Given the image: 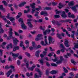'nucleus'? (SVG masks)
<instances>
[{
    "mask_svg": "<svg viewBox=\"0 0 78 78\" xmlns=\"http://www.w3.org/2000/svg\"><path fill=\"white\" fill-rule=\"evenodd\" d=\"M13 39V43L14 44V45H17V42H19V40L17 39L15 37H10L9 36L7 37V40H10L11 39Z\"/></svg>",
    "mask_w": 78,
    "mask_h": 78,
    "instance_id": "f257e3e1",
    "label": "nucleus"
},
{
    "mask_svg": "<svg viewBox=\"0 0 78 78\" xmlns=\"http://www.w3.org/2000/svg\"><path fill=\"white\" fill-rule=\"evenodd\" d=\"M26 67L28 70H31V71H33V69L36 67V66L35 65H33L31 67H30L29 68V64L27 62V63H26Z\"/></svg>",
    "mask_w": 78,
    "mask_h": 78,
    "instance_id": "f03ea898",
    "label": "nucleus"
},
{
    "mask_svg": "<svg viewBox=\"0 0 78 78\" xmlns=\"http://www.w3.org/2000/svg\"><path fill=\"white\" fill-rule=\"evenodd\" d=\"M59 59L60 60H59L56 62V63L57 64H61V63L62 62V61L64 60V59L62 56H60L59 57Z\"/></svg>",
    "mask_w": 78,
    "mask_h": 78,
    "instance_id": "7ed1b4c3",
    "label": "nucleus"
},
{
    "mask_svg": "<svg viewBox=\"0 0 78 78\" xmlns=\"http://www.w3.org/2000/svg\"><path fill=\"white\" fill-rule=\"evenodd\" d=\"M30 5L32 8L33 9L31 11V12L32 13V14H33L34 12H35V8H36L35 5H36V4H35V3H33L32 4H30Z\"/></svg>",
    "mask_w": 78,
    "mask_h": 78,
    "instance_id": "20e7f679",
    "label": "nucleus"
},
{
    "mask_svg": "<svg viewBox=\"0 0 78 78\" xmlns=\"http://www.w3.org/2000/svg\"><path fill=\"white\" fill-rule=\"evenodd\" d=\"M51 22L53 25L56 24L57 26H61V23H59L58 21H55L54 20H53Z\"/></svg>",
    "mask_w": 78,
    "mask_h": 78,
    "instance_id": "39448f33",
    "label": "nucleus"
},
{
    "mask_svg": "<svg viewBox=\"0 0 78 78\" xmlns=\"http://www.w3.org/2000/svg\"><path fill=\"white\" fill-rule=\"evenodd\" d=\"M48 39L49 40V43L50 44H51L50 41L51 42V43H52V44H53V43L55 42V40L54 39L52 38L51 36L49 37Z\"/></svg>",
    "mask_w": 78,
    "mask_h": 78,
    "instance_id": "423d86ee",
    "label": "nucleus"
},
{
    "mask_svg": "<svg viewBox=\"0 0 78 78\" xmlns=\"http://www.w3.org/2000/svg\"><path fill=\"white\" fill-rule=\"evenodd\" d=\"M20 50V47L19 46H15L13 48V51H16V50Z\"/></svg>",
    "mask_w": 78,
    "mask_h": 78,
    "instance_id": "0eeeda50",
    "label": "nucleus"
},
{
    "mask_svg": "<svg viewBox=\"0 0 78 78\" xmlns=\"http://www.w3.org/2000/svg\"><path fill=\"white\" fill-rule=\"evenodd\" d=\"M40 14L41 16H42L43 15H44V16H48V14H47V12L46 11H41V12Z\"/></svg>",
    "mask_w": 78,
    "mask_h": 78,
    "instance_id": "6e6552de",
    "label": "nucleus"
},
{
    "mask_svg": "<svg viewBox=\"0 0 78 78\" xmlns=\"http://www.w3.org/2000/svg\"><path fill=\"white\" fill-rule=\"evenodd\" d=\"M12 31V28H11L10 29V31L9 32V36H10V37H14L12 36L13 34Z\"/></svg>",
    "mask_w": 78,
    "mask_h": 78,
    "instance_id": "1a4fd4ad",
    "label": "nucleus"
},
{
    "mask_svg": "<svg viewBox=\"0 0 78 78\" xmlns=\"http://www.w3.org/2000/svg\"><path fill=\"white\" fill-rule=\"evenodd\" d=\"M21 26L22 29H23V30H27V26H25V25L22 22L21 23Z\"/></svg>",
    "mask_w": 78,
    "mask_h": 78,
    "instance_id": "9d476101",
    "label": "nucleus"
},
{
    "mask_svg": "<svg viewBox=\"0 0 78 78\" xmlns=\"http://www.w3.org/2000/svg\"><path fill=\"white\" fill-rule=\"evenodd\" d=\"M12 72V69H11L8 71L7 73H6V75L7 77H9V75H11V73Z\"/></svg>",
    "mask_w": 78,
    "mask_h": 78,
    "instance_id": "9b49d317",
    "label": "nucleus"
},
{
    "mask_svg": "<svg viewBox=\"0 0 78 78\" xmlns=\"http://www.w3.org/2000/svg\"><path fill=\"white\" fill-rule=\"evenodd\" d=\"M61 16L63 18H66L67 17V15L66 14V13L64 11H63L62 13Z\"/></svg>",
    "mask_w": 78,
    "mask_h": 78,
    "instance_id": "f8f14e48",
    "label": "nucleus"
},
{
    "mask_svg": "<svg viewBox=\"0 0 78 78\" xmlns=\"http://www.w3.org/2000/svg\"><path fill=\"white\" fill-rule=\"evenodd\" d=\"M64 44H65L66 47H69L70 46V44H69V41L68 40L65 41L64 43Z\"/></svg>",
    "mask_w": 78,
    "mask_h": 78,
    "instance_id": "ddd939ff",
    "label": "nucleus"
},
{
    "mask_svg": "<svg viewBox=\"0 0 78 78\" xmlns=\"http://www.w3.org/2000/svg\"><path fill=\"white\" fill-rule=\"evenodd\" d=\"M10 47V48H12V43H10L7 46H6V48L7 50H9V47Z\"/></svg>",
    "mask_w": 78,
    "mask_h": 78,
    "instance_id": "4468645a",
    "label": "nucleus"
},
{
    "mask_svg": "<svg viewBox=\"0 0 78 78\" xmlns=\"http://www.w3.org/2000/svg\"><path fill=\"white\" fill-rule=\"evenodd\" d=\"M70 21H72V20H61L59 21V22L61 23H63V22H70Z\"/></svg>",
    "mask_w": 78,
    "mask_h": 78,
    "instance_id": "2eb2a0df",
    "label": "nucleus"
},
{
    "mask_svg": "<svg viewBox=\"0 0 78 78\" xmlns=\"http://www.w3.org/2000/svg\"><path fill=\"white\" fill-rule=\"evenodd\" d=\"M58 71H55V70H52L51 71L50 73H51V74H52L53 75L55 74L56 73H58Z\"/></svg>",
    "mask_w": 78,
    "mask_h": 78,
    "instance_id": "dca6fc26",
    "label": "nucleus"
},
{
    "mask_svg": "<svg viewBox=\"0 0 78 78\" xmlns=\"http://www.w3.org/2000/svg\"><path fill=\"white\" fill-rule=\"evenodd\" d=\"M6 44V43L5 42H3L2 44L1 45V46L2 47V48H3V49H5L6 48L5 47V45Z\"/></svg>",
    "mask_w": 78,
    "mask_h": 78,
    "instance_id": "f3484780",
    "label": "nucleus"
},
{
    "mask_svg": "<svg viewBox=\"0 0 78 78\" xmlns=\"http://www.w3.org/2000/svg\"><path fill=\"white\" fill-rule=\"evenodd\" d=\"M27 3L25 2L22 3L21 4H20L19 5V7H22V6H23L25 4H26Z\"/></svg>",
    "mask_w": 78,
    "mask_h": 78,
    "instance_id": "a211bd4d",
    "label": "nucleus"
},
{
    "mask_svg": "<svg viewBox=\"0 0 78 78\" xmlns=\"http://www.w3.org/2000/svg\"><path fill=\"white\" fill-rule=\"evenodd\" d=\"M12 56H13V57H19V53L17 54H14V53H12Z\"/></svg>",
    "mask_w": 78,
    "mask_h": 78,
    "instance_id": "6ab92c4d",
    "label": "nucleus"
},
{
    "mask_svg": "<svg viewBox=\"0 0 78 78\" xmlns=\"http://www.w3.org/2000/svg\"><path fill=\"white\" fill-rule=\"evenodd\" d=\"M74 4H75L74 2L73 1L70 2H69L68 5L69 6H73Z\"/></svg>",
    "mask_w": 78,
    "mask_h": 78,
    "instance_id": "aec40b11",
    "label": "nucleus"
},
{
    "mask_svg": "<svg viewBox=\"0 0 78 78\" xmlns=\"http://www.w3.org/2000/svg\"><path fill=\"white\" fill-rule=\"evenodd\" d=\"M0 9H1L2 11H3V12H5L6 10L4 8H3V6L2 5H0Z\"/></svg>",
    "mask_w": 78,
    "mask_h": 78,
    "instance_id": "412c9836",
    "label": "nucleus"
},
{
    "mask_svg": "<svg viewBox=\"0 0 78 78\" xmlns=\"http://www.w3.org/2000/svg\"><path fill=\"white\" fill-rule=\"evenodd\" d=\"M0 9H1L2 11H3V12H5L6 10L4 8H3V6L2 5H0Z\"/></svg>",
    "mask_w": 78,
    "mask_h": 78,
    "instance_id": "4be33fe9",
    "label": "nucleus"
},
{
    "mask_svg": "<svg viewBox=\"0 0 78 78\" xmlns=\"http://www.w3.org/2000/svg\"><path fill=\"white\" fill-rule=\"evenodd\" d=\"M57 36L59 39H62V37H61V34H59V33H57Z\"/></svg>",
    "mask_w": 78,
    "mask_h": 78,
    "instance_id": "5701e85b",
    "label": "nucleus"
},
{
    "mask_svg": "<svg viewBox=\"0 0 78 78\" xmlns=\"http://www.w3.org/2000/svg\"><path fill=\"white\" fill-rule=\"evenodd\" d=\"M10 68H11L12 69L13 72H16V69H14L15 67L13 66L10 65Z\"/></svg>",
    "mask_w": 78,
    "mask_h": 78,
    "instance_id": "b1692460",
    "label": "nucleus"
},
{
    "mask_svg": "<svg viewBox=\"0 0 78 78\" xmlns=\"http://www.w3.org/2000/svg\"><path fill=\"white\" fill-rule=\"evenodd\" d=\"M27 24H28V26L30 28H33V25L31 24V23L27 22Z\"/></svg>",
    "mask_w": 78,
    "mask_h": 78,
    "instance_id": "393cba45",
    "label": "nucleus"
},
{
    "mask_svg": "<svg viewBox=\"0 0 78 78\" xmlns=\"http://www.w3.org/2000/svg\"><path fill=\"white\" fill-rule=\"evenodd\" d=\"M66 5L61 4V3H59V6H58V8L59 9H61L62 7Z\"/></svg>",
    "mask_w": 78,
    "mask_h": 78,
    "instance_id": "a878e982",
    "label": "nucleus"
},
{
    "mask_svg": "<svg viewBox=\"0 0 78 78\" xmlns=\"http://www.w3.org/2000/svg\"><path fill=\"white\" fill-rule=\"evenodd\" d=\"M43 58H41V59H39L38 60L40 63L41 64V65H44V62H43Z\"/></svg>",
    "mask_w": 78,
    "mask_h": 78,
    "instance_id": "bb28decb",
    "label": "nucleus"
},
{
    "mask_svg": "<svg viewBox=\"0 0 78 78\" xmlns=\"http://www.w3.org/2000/svg\"><path fill=\"white\" fill-rule=\"evenodd\" d=\"M3 20L5 21V22H7V24L9 25L11 24V23L10 22V21L9 20H7V19H6V18H4L3 19Z\"/></svg>",
    "mask_w": 78,
    "mask_h": 78,
    "instance_id": "cd10ccee",
    "label": "nucleus"
},
{
    "mask_svg": "<svg viewBox=\"0 0 78 78\" xmlns=\"http://www.w3.org/2000/svg\"><path fill=\"white\" fill-rule=\"evenodd\" d=\"M32 46L35 49V48L36 47V44H35V42H34V41H32Z\"/></svg>",
    "mask_w": 78,
    "mask_h": 78,
    "instance_id": "c85d7f7f",
    "label": "nucleus"
},
{
    "mask_svg": "<svg viewBox=\"0 0 78 78\" xmlns=\"http://www.w3.org/2000/svg\"><path fill=\"white\" fill-rule=\"evenodd\" d=\"M2 3H3L5 6H8V3H7V2H6L5 1H3L2 2Z\"/></svg>",
    "mask_w": 78,
    "mask_h": 78,
    "instance_id": "c756f323",
    "label": "nucleus"
},
{
    "mask_svg": "<svg viewBox=\"0 0 78 78\" xmlns=\"http://www.w3.org/2000/svg\"><path fill=\"white\" fill-rule=\"evenodd\" d=\"M30 9H28L27 11L25 10L24 11V12L25 14V13H28V12H30Z\"/></svg>",
    "mask_w": 78,
    "mask_h": 78,
    "instance_id": "7c9ffc66",
    "label": "nucleus"
},
{
    "mask_svg": "<svg viewBox=\"0 0 78 78\" xmlns=\"http://www.w3.org/2000/svg\"><path fill=\"white\" fill-rule=\"evenodd\" d=\"M71 9H72L73 11H75V12H76V8L75 6L72 7L71 8Z\"/></svg>",
    "mask_w": 78,
    "mask_h": 78,
    "instance_id": "2f4dec72",
    "label": "nucleus"
},
{
    "mask_svg": "<svg viewBox=\"0 0 78 78\" xmlns=\"http://www.w3.org/2000/svg\"><path fill=\"white\" fill-rule=\"evenodd\" d=\"M41 78V76H38L37 75V73H36L34 75V78Z\"/></svg>",
    "mask_w": 78,
    "mask_h": 78,
    "instance_id": "473e14b6",
    "label": "nucleus"
},
{
    "mask_svg": "<svg viewBox=\"0 0 78 78\" xmlns=\"http://www.w3.org/2000/svg\"><path fill=\"white\" fill-rule=\"evenodd\" d=\"M41 44L43 46H46V45H47L46 44H45V43H44V42L43 41H41Z\"/></svg>",
    "mask_w": 78,
    "mask_h": 78,
    "instance_id": "72a5a7b5",
    "label": "nucleus"
},
{
    "mask_svg": "<svg viewBox=\"0 0 78 78\" xmlns=\"http://www.w3.org/2000/svg\"><path fill=\"white\" fill-rule=\"evenodd\" d=\"M63 71L65 73H67V72H68V70H67V69H66V68L64 67L63 68Z\"/></svg>",
    "mask_w": 78,
    "mask_h": 78,
    "instance_id": "f704fd0d",
    "label": "nucleus"
},
{
    "mask_svg": "<svg viewBox=\"0 0 78 78\" xmlns=\"http://www.w3.org/2000/svg\"><path fill=\"white\" fill-rule=\"evenodd\" d=\"M42 39H43V38L42 37H37L35 39V41H39V40H41Z\"/></svg>",
    "mask_w": 78,
    "mask_h": 78,
    "instance_id": "c9c22d12",
    "label": "nucleus"
},
{
    "mask_svg": "<svg viewBox=\"0 0 78 78\" xmlns=\"http://www.w3.org/2000/svg\"><path fill=\"white\" fill-rule=\"evenodd\" d=\"M3 51L2 49L0 50V57L3 55Z\"/></svg>",
    "mask_w": 78,
    "mask_h": 78,
    "instance_id": "e433bc0d",
    "label": "nucleus"
},
{
    "mask_svg": "<svg viewBox=\"0 0 78 78\" xmlns=\"http://www.w3.org/2000/svg\"><path fill=\"white\" fill-rule=\"evenodd\" d=\"M41 45H40V44H39L37 47L36 46V47L35 48V49L36 50L38 48H41Z\"/></svg>",
    "mask_w": 78,
    "mask_h": 78,
    "instance_id": "4c0bfd02",
    "label": "nucleus"
},
{
    "mask_svg": "<svg viewBox=\"0 0 78 78\" xmlns=\"http://www.w3.org/2000/svg\"><path fill=\"white\" fill-rule=\"evenodd\" d=\"M54 17L55 19H58V18H59L60 16L58 15H55L54 16Z\"/></svg>",
    "mask_w": 78,
    "mask_h": 78,
    "instance_id": "58836bf2",
    "label": "nucleus"
},
{
    "mask_svg": "<svg viewBox=\"0 0 78 78\" xmlns=\"http://www.w3.org/2000/svg\"><path fill=\"white\" fill-rule=\"evenodd\" d=\"M49 73L50 72L48 70H47L46 71V74L47 75H48Z\"/></svg>",
    "mask_w": 78,
    "mask_h": 78,
    "instance_id": "ea45409f",
    "label": "nucleus"
},
{
    "mask_svg": "<svg viewBox=\"0 0 78 78\" xmlns=\"http://www.w3.org/2000/svg\"><path fill=\"white\" fill-rule=\"evenodd\" d=\"M51 66H53L54 67H57V65L55 63H51Z\"/></svg>",
    "mask_w": 78,
    "mask_h": 78,
    "instance_id": "a19ab883",
    "label": "nucleus"
},
{
    "mask_svg": "<svg viewBox=\"0 0 78 78\" xmlns=\"http://www.w3.org/2000/svg\"><path fill=\"white\" fill-rule=\"evenodd\" d=\"M0 31H2V33H4V30H3V29L2 28V24L0 26Z\"/></svg>",
    "mask_w": 78,
    "mask_h": 78,
    "instance_id": "79ce46f5",
    "label": "nucleus"
},
{
    "mask_svg": "<svg viewBox=\"0 0 78 78\" xmlns=\"http://www.w3.org/2000/svg\"><path fill=\"white\" fill-rule=\"evenodd\" d=\"M9 19L11 22H12V21H13V20H15L14 18L12 17H10V18Z\"/></svg>",
    "mask_w": 78,
    "mask_h": 78,
    "instance_id": "37998d69",
    "label": "nucleus"
},
{
    "mask_svg": "<svg viewBox=\"0 0 78 78\" xmlns=\"http://www.w3.org/2000/svg\"><path fill=\"white\" fill-rule=\"evenodd\" d=\"M0 62L3 64H5V60L1 59L0 60Z\"/></svg>",
    "mask_w": 78,
    "mask_h": 78,
    "instance_id": "c03bdc74",
    "label": "nucleus"
},
{
    "mask_svg": "<svg viewBox=\"0 0 78 78\" xmlns=\"http://www.w3.org/2000/svg\"><path fill=\"white\" fill-rule=\"evenodd\" d=\"M34 16H35V17H36L37 19H39V18H40V16H38V14H35L34 15Z\"/></svg>",
    "mask_w": 78,
    "mask_h": 78,
    "instance_id": "a18cd8bd",
    "label": "nucleus"
},
{
    "mask_svg": "<svg viewBox=\"0 0 78 78\" xmlns=\"http://www.w3.org/2000/svg\"><path fill=\"white\" fill-rule=\"evenodd\" d=\"M18 21L19 22H21V23H23V19L22 18H20Z\"/></svg>",
    "mask_w": 78,
    "mask_h": 78,
    "instance_id": "49530a36",
    "label": "nucleus"
},
{
    "mask_svg": "<svg viewBox=\"0 0 78 78\" xmlns=\"http://www.w3.org/2000/svg\"><path fill=\"white\" fill-rule=\"evenodd\" d=\"M37 36L39 38H41L42 37V34H38L37 35Z\"/></svg>",
    "mask_w": 78,
    "mask_h": 78,
    "instance_id": "de8ad7c7",
    "label": "nucleus"
},
{
    "mask_svg": "<svg viewBox=\"0 0 78 78\" xmlns=\"http://www.w3.org/2000/svg\"><path fill=\"white\" fill-rule=\"evenodd\" d=\"M45 9H46V10H51V8L48 7H46Z\"/></svg>",
    "mask_w": 78,
    "mask_h": 78,
    "instance_id": "09e8293b",
    "label": "nucleus"
},
{
    "mask_svg": "<svg viewBox=\"0 0 78 78\" xmlns=\"http://www.w3.org/2000/svg\"><path fill=\"white\" fill-rule=\"evenodd\" d=\"M53 6H56L57 4H58V3L57 2H53L52 3Z\"/></svg>",
    "mask_w": 78,
    "mask_h": 78,
    "instance_id": "8fccbe9b",
    "label": "nucleus"
},
{
    "mask_svg": "<svg viewBox=\"0 0 78 78\" xmlns=\"http://www.w3.org/2000/svg\"><path fill=\"white\" fill-rule=\"evenodd\" d=\"M25 54L26 55L28 56V57H29V56H30V53H28V52H26L25 53Z\"/></svg>",
    "mask_w": 78,
    "mask_h": 78,
    "instance_id": "3c124183",
    "label": "nucleus"
},
{
    "mask_svg": "<svg viewBox=\"0 0 78 78\" xmlns=\"http://www.w3.org/2000/svg\"><path fill=\"white\" fill-rule=\"evenodd\" d=\"M71 61L72 63L73 64H75L76 63V62H75V61H74V60H73V59H71Z\"/></svg>",
    "mask_w": 78,
    "mask_h": 78,
    "instance_id": "603ef678",
    "label": "nucleus"
},
{
    "mask_svg": "<svg viewBox=\"0 0 78 78\" xmlns=\"http://www.w3.org/2000/svg\"><path fill=\"white\" fill-rule=\"evenodd\" d=\"M20 42L21 43H20V47H23V46L24 45H23V41H21Z\"/></svg>",
    "mask_w": 78,
    "mask_h": 78,
    "instance_id": "864d4df0",
    "label": "nucleus"
},
{
    "mask_svg": "<svg viewBox=\"0 0 78 78\" xmlns=\"http://www.w3.org/2000/svg\"><path fill=\"white\" fill-rule=\"evenodd\" d=\"M60 53H61V51H60V50H58L56 52V53L57 55H59Z\"/></svg>",
    "mask_w": 78,
    "mask_h": 78,
    "instance_id": "5fc2aeb1",
    "label": "nucleus"
},
{
    "mask_svg": "<svg viewBox=\"0 0 78 78\" xmlns=\"http://www.w3.org/2000/svg\"><path fill=\"white\" fill-rule=\"evenodd\" d=\"M9 68H10V66H9L8 65L5 66V69H7V70H8V69H9Z\"/></svg>",
    "mask_w": 78,
    "mask_h": 78,
    "instance_id": "6e6d98bb",
    "label": "nucleus"
},
{
    "mask_svg": "<svg viewBox=\"0 0 78 78\" xmlns=\"http://www.w3.org/2000/svg\"><path fill=\"white\" fill-rule=\"evenodd\" d=\"M25 44L26 45L29 44L30 43V42H29V41L28 40H26L25 41Z\"/></svg>",
    "mask_w": 78,
    "mask_h": 78,
    "instance_id": "4d7b16f0",
    "label": "nucleus"
},
{
    "mask_svg": "<svg viewBox=\"0 0 78 78\" xmlns=\"http://www.w3.org/2000/svg\"><path fill=\"white\" fill-rule=\"evenodd\" d=\"M41 51L38 50L36 51V52L35 53V54H38L39 55V54L40 53V52H41Z\"/></svg>",
    "mask_w": 78,
    "mask_h": 78,
    "instance_id": "13d9d810",
    "label": "nucleus"
},
{
    "mask_svg": "<svg viewBox=\"0 0 78 78\" xmlns=\"http://www.w3.org/2000/svg\"><path fill=\"white\" fill-rule=\"evenodd\" d=\"M17 64L18 66H20V61L19 60H18L17 61Z\"/></svg>",
    "mask_w": 78,
    "mask_h": 78,
    "instance_id": "bf43d9fd",
    "label": "nucleus"
},
{
    "mask_svg": "<svg viewBox=\"0 0 78 78\" xmlns=\"http://www.w3.org/2000/svg\"><path fill=\"white\" fill-rule=\"evenodd\" d=\"M27 17H28V18H33V16L30 15H27Z\"/></svg>",
    "mask_w": 78,
    "mask_h": 78,
    "instance_id": "052dcab7",
    "label": "nucleus"
},
{
    "mask_svg": "<svg viewBox=\"0 0 78 78\" xmlns=\"http://www.w3.org/2000/svg\"><path fill=\"white\" fill-rule=\"evenodd\" d=\"M14 33H15V35L16 36H19V34H18L17 32L16 31H14Z\"/></svg>",
    "mask_w": 78,
    "mask_h": 78,
    "instance_id": "680f3d73",
    "label": "nucleus"
},
{
    "mask_svg": "<svg viewBox=\"0 0 78 78\" xmlns=\"http://www.w3.org/2000/svg\"><path fill=\"white\" fill-rule=\"evenodd\" d=\"M39 75V76H41L42 75V72H41L40 70L38 72Z\"/></svg>",
    "mask_w": 78,
    "mask_h": 78,
    "instance_id": "e2e57ef3",
    "label": "nucleus"
},
{
    "mask_svg": "<svg viewBox=\"0 0 78 78\" xmlns=\"http://www.w3.org/2000/svg\"><path fill=\"white\" fill-rule=\"evenodd\" d=\"M18 58L19 59H20V60H21L22 59V56L21 55H20L18 57Z\"/></svg>",
    "mask_w": 78,
    "mask_h": 78,
    "instance_id": "0e129e2a",
    "label": "nucleus"
},
{
    "mask_svg": "<svg viewBox=\"0 0 78 78\" xmlns=\"http://www.w3.org/2000/svg\"><path fill=\"white\" fill-rule=\"evenodd\" d=\"M26 75L27 76H28V77H30V73H26Z\"/></svg>",
    "mask_w": 78,
    "mask_h": 78,
    "instance_id": "69168bd1",
    "label": "nucleus"
},
{
    "mask_svg": "<svg viewBox=\"0 0 78 78\" xmlns=\"http://www.w3.org/2000/svg\"><path fill=\"white\" fill-rule=\"evenodd\" d=\"M49 48L51 51H55V49H53V48L51 47H49Z\"/></svg>",
    "mask_w": 78,
    "mask_h": 78,
    "instance_id": "338daca9",
    "label": "nucleus"
},
{
    "mask_svg": "<svg viewBox=\"0 0 78 78\" xmlns=\"http://www.w3.org/2000/svg\"><path fill=\"white\" fill-rule=\"evenodd\" d=\"M66 33L67 36H69V37H70V34H69V32L68 31H66Z\"/></svg>",
    "mask_w": 78,
    "mask_h": 78,
    "instance_id": "774afa93",
    "label": "nucleus"
}]
</instances>
